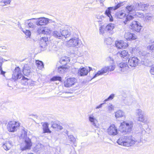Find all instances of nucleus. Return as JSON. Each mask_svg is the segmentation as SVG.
<instances>
[{
    "instance_id": "473e14b6",
    "label": "nucleus",
    "mask_w": 154,
    "mask_h": 154,
    "mask_svg": "<svg viewBox=\"0 0 154 154\" xmlns=\"http://www.w3.org/2000/svg\"><path fill=\"white\" fill-rule=\"evenodd\" d=\"M35 63L38 69L41 70L44 68L43 63L42 61L39 60H36Z\"/></svg>"
},
{
    "instance_id": "20e7f679",
    "label": "nucleus",
    "mask_w": 154,
    "mask_h": 154,
    "mask_svg": "<svg viewBox=\"0 0 154 154\" xmlns=\"http://www.w3.org/2000/svg\"><path fill=\"white\" fill-rule=\"evenodd\" d=\"M115 17L116 18L119 19H122L124 18L125 19L123 21V22L125 24L128 23L129 21L134 18L133 16L131 15H126L124 11L122 10L117 11L115 14Z\"/></svg>"
},
{
    "instance_id": "2eb2a0df",
    "label": "nucleus",
    "mask_w": 154,
    "mask_h": 154,
    "mask_svg": "<svg viewBox=\"0 0 154 154\" xmlns=\"http://www.w3.org/2000/svg\"><path fill=\"white\" fill-rule=\"evenodd\" d=\"M137 10H141L143 11L147 10L150 8V5L148 4H144L140 2V3H136Z\"/></svg>"
},
{
    "instance_id": "bb28decb",
    "label": "nucleus",
    "mask_w": 154,
    "mask_h": 154,
    "mask_svg": "<svg viewBox=\"0 0 154 154\" xmlns=\"http://www.w3.org/2000/svg\"><path fill=\"white\" fill-rule=\"evenodd\" d=\"M43 133H51V131L49 130L48 128V125L47 123H44L42 125Z\"/></svg>"
},
{
    "instance_id": "4d7b16f0",
    "label": "nucleus",
    "mask_w": 154,
    "mask_h": 154,
    "mask_svg": "<svg viewBox=\"0 0 154 154\" xmlns=\"http://www.w3.org/2000/svg\"><path fill=\"white\" fill-rule=\"evenodd\" d=\"M57 49L58 48H56V45H54L52 47L51 51H56Z\"/></svg>"
},
{
    "instance_id": "423d86ee",
    "label": "nucleus",
    "mask_w": 154,
    "mask_h": 154,
    "mask_svg": "<svg viewBox=\"0 0 154 154\" xmlns=\"http://www.w3.org/2000/svg\"><path fill=\"white\" fill-rule=\"evenodd\" d=\"M67 45L70 47L77 48H82L84 46L81 40L76 37H73L70 39L67 42Z\"/></svg>"
},
{
    "instance_id": "b1692460",
    "label": "nucleus",
    "mask_w": 154,
    "mask_h": 154,
    "mask_svg": "<svg viewBox=\"0 0 154 154\" xmlns=\"http://www.w3.org/2000/svg\"><path fill=\"white\" fill-rule=\"evenodd\" d=\"M89 120L94 126L96 128L97 127V120L96 118L94 116L93 114H91L89 116Z\"/></svg>"
},
{
    "instance_id": "e433bc0d",
    "label": "nucleus",
    "mask_w": 154,
    "mask_h": 154,
    "mask_svg": "<svg viewBox=\"0 0 154 154\" xmlns=\"http://www.w3.org/2000/svg\"><path fill=\"white\" fill-rule=\"evenodd\" d=\"M68 139L70 142L74 143H75L76 141L75 138L72 135H70L68 136Z\"/></svg>"
},
{
    "instance_id": "c756f323",
    "label": "nucleus",
    "mask_w": 154,
    "mask_h": 154,
    "mask_svg": "<svg viewBox=\"0 0 154 154\" xmlns=\"http://www.w3.org/2000/svg\"><path fill=\"white\" fill-rule=\"evenodd\" d=\"M32 19H31L29 20H27L25 23L26 24H27V27L28 28L31 29H34L35 27V25L34 24V22L32 21H29V20H31Z\"/></svg>"
},
{
    "instance_id": "bf43d9fd",
    "label": "nucleus",
    "mask_w": 154,
    "mask_h": 154,
    "mask_svg": "<svg viewBox=\"0 0 154 154\" xmlns=\"http://www.w3.org/2000/svg\"><path fill=\"white\" fill-rule=\"evenodd\" d=\"M108 60H109L112 61V63H113L114 62V60L113 58L111 57H109L108 58Z\"/></svg>"
},
{
    "instance_id": "c85d7f7f",
    "label": "nucleus",
    "mask_w": 154,
    "mask_h": 154,
    "mask_svg": "<svg viewBox=\"0 0 154 154\" xmlns=\"http://www.w3.org/2000/svg\"><path fill=\"white\" fill-rule=\"evenodd\" d=\"M70 61L69 58L67 57H62L60 60V62L64 65L65 64L69 62Z\"/></svg>"
},
{
    "instance_id": "052dcab7",
    "label": "nucleus",
    "mask_w": 154,
    "mask_h": 154,
    "mask_svg": "<svg viewBox=\"0 0 154 154\" xmlns=\"http://www.w3.org/2000/svg\"><path fill=\"white\" fill-rule=\"evenodd\" d=\"M104 103H104H104H101V104H100V105H99V106H97L96 107V109H99V108L102 107V106L103 105V104Z\"/></svg>"
},
{
    "instance_id": "3c124183",
    "label": "nucleus",
    "mask_w": 154,
    "mask_h": 154,
    "mask_svg": "<svg viewBox=\"0 0 154 154\" xmlns=\"http://www.w3.org/2000/svg\"><path fill=\"white\" fill-rule=\"evenodd\" d=\"M108 109L110 112L113 110L114 109V107L113 106L112 104H110L108 106Z\"/></svg>"
},
{
    "instance_id": "0e129e2a",
    "label": "nucleus",
    "mask_w": 154,
    "mask_h": 154,
    "mask_svg": "<svg viewBox=\"0 0 154 154\" xmlns=\"http://www.w3.org/2000/svg\"><path fill=\"white\" fill-rule=\"evenodd\" d=\"M110 40V38H106V39H105V42L107 44H109L108 43H107V41H109Z\"/></svg>"
},
{
    "instance_id": "49530a36",
    "label": "nucleus",
    "mask_w": 154,
    "mask_h": 154,
    "mask_svg": "<svg viewBox=\"0 0 154 154\" xmlns=\"http://www.w3.org/2000/svg\"><path fill=\"white\" fill-rule=\"evenodd\" d=\"M123 3L122 2L119 3L115 6L114 7H112L113 8V10H115L120 7L122 5Z\"/></svg>"
},
{
    "instance_id": "a18cd8bd",
    "label": "nucleus",
    "mask_w": 154,
    "mask_h": 154,
    "mask_svg": "<svg viewBox=\"0 0 154 154\" xmlns=\"http://www.w3.org/2000/svg\"><path fill=\"white\" fill-rule=\"evenodd\" d=\"M152 17V15L151 14H146L145 15V19H147L148 20H151Z\"/></svg>"
},
{
    "instance_id": "6e6d98bb",
    "label": "nucleus",
    "mask_w": 154,
    "mask_h": 154,
    "mask_svg": "<svg viewBox=\"0 0 154 154\" xmlns=\"http://www.w3.org/2000/svg\"><path fill=\"white\" fill-rule=\"evenodd\" d=\"M150 72L152 75H154V66L151 67L150 70Z\"/></svg>"
},
{
    "instance_id": "6ab92c4d",
    "label": "nucleus",
    "mask_w": 154,
    "mask_h": 154,
    "mask_svg": "<svg viewBox=\"0 0 154 154\" xmlns=\"http://www.w3.org/2000/svg\"><path fill=\"white\" fill-rule=\"evenodd\" d=\"M125 38L127 40L131 41L134 40L137 38V36L134 34L127 32L125 35Z\"/></svg>"
},
{
    "instance_id": "58836bf2",
    "label": "nucleus",
    "mask_w": 154,
    "mask_h": 154,
    "mask_svg": "<svg viewBox=\"0 0 154 154\" xmlns=\"http://www.w3.org/2000/svg\"><path fill=\"white\" fill-rule=\"evenodd\" d=\"M44 27L43 26H40L38 29L37 30V32L39 34H44Z\"/></svg>"
},
{
    "instance_id": "8fccbe9b",
    "label": "nucleus",
    "mask_w": 154,
    "mask_h": 154,
    "mask_svg": "<svg viewBox=\"0 0 154 154\" xmlns=\"http://www.w3.org/2000/svg\"><path fill=\"white\" fill-rule=\"evenodd\" d=\"M77 55V56L78 57H82L84 55V53L83 52H81L79 51H78L76 53H75Z\"/></svg>"
},
{
    "instance_id": "09e8293b",
    "label": "nucleus",
    "mask_w": 154,
    "mask_h": 154,
    "mask_svg": "<svg viewBox=\"0 0 154 154\" xmlns=\"http://www.w3.org/2000/svg\"><path fill=\"white\" fill-rule=\"evenodd\" d=\"M100 27L99 28V31L100 33V34H103L104 33V30H103V24L102 25H100Z\"/></svg>"
},
{
    "instance_id": "f3484780",
    "label": "nucleus",
    "mask_w": 154,
    "mask_h": 154,
    "mask_svg": "<svg viewBox=\"0 0 154 154\" xmlns=\"http://www.w3.org/2000/svg\"><path fill=\"white\" fill-rule=\"evenodd\" d=\"M76 79L74 78H68L64 82V85L66 87H70L74 85Z\"/></svg>"
},
{
    "instance_id": "393cba45",
    "label": "nucleus",
    "mask_w": 154,
    "mask_h": 154,
    "mask_svg": "<svg viewBox=\"0 0 154 154\" xmlns=\"http://www.w3.org/2000/svg\"><path fill=\"white\" fill-rule=\"evenodd\" d=\"M23 70L24 75L26 76L29 75L31 72L30 68L27 64L24 66Z\"/></svg>"
},
{
    "instance_id": "6e6552de",
    "label": "nucleus",
    "mask_w": 154,
    "mask_h": 154,
    "mask_svg": "<svg viewBox=\"0 0 154 154\" xmlns=\"http://www.w3.org/2000/svg\"><path fill=\"white\" fill-rule=\"evenodd\" d=\"M115 68V66L112 65L109 66L105 67L102 68L100 70H99L92 78L91 80L100 75H101L108 71H111L113 70Z\"/></svg>"
},
{
    "instance_id": "ddd939ff",
    "label": "nucleus",
    "mask_w": 154,
    "mask_h": 154,
    "mask_svg": "<svg viewBox=\"0 0 154 154\" xmlns=\"http://www.w3.org/2000/svg\"><path fill=\"white\" fill-rule=\"evenodd\" d=\"M118 132L117 128L113 124H111L107 130L108 134L111 136L116 135L118 134Z\"/></svg>"
},
{
    "instance_id": "aec40b11",
    "label": "nucleus",
    "mask_w": 154,
    "mask_h": 154,
    "mask_svg": "<svg viewBox=\"0 0 154 154\" xmlns=\"http://www.w3.org/2000/svg\"><path fill=\"white\" fill-rule=\"evenodd\" d=\"M119 70L121 72H125L127 71L128 69V66L126 63H121L119 65Z\"/></svg>"
},
{
    "instance_id": "1a4fd4ad",
    "label": "nucleus",
    "mask_w": 154,
    "mask_h": 154,
    "mask_svg": "<svg viewBox=\"0 0 154 154\" xmlns=\"http://www.w3.org/2000/svg\"><path fill=\"white\" fill-rule=\"evenodd\" d=\"M20 126L19 123L14 121L9 122L7 125L8 130L11 132H15L17 131Z\"/></svg>"
},
{
    "instance_id": "de8ad7c7",
    "label": "nucleus",
    "mask_w": 154,
    "mask_h": 154,
    "mask_svg": "<svg viewBox=\"0 0 154 154\" xmlns=\"http://www.w3.org/2000/svg\"><path fill=\"white\" fill-rule=\"evenodd\" d=\"M24 33H25V34L26 35H27V37H29L31 35V32L28 30H26L25 31H23Z\"/></svg>"
},
{
    "instance_id": "37998d69",
    "label": "nucleus",
    "mask_w": 154,
    "mask_h": 154,
    "mask_svg": "<svg viewBox=\"0 0 154 154\" xmlns=\"http://www.w3.org/2000/svg\"><path fill=\"white\" fill-rule=\"evenodd\" d=\"M11 0H2L1 2V5L4 6L9 4Z\"/></svg>"
},
{
    "instance_id": "39448f33",
    "label": "nucleus",
    "mask_w": 154,
    "mask_h": 154,
    "mask_svg": "<svg viewBox=\"0 0 154 154\" xmlns=\"http://www.w3.org/2000/svg\"><path fill=\"white\" fill-rule=\"evenodd\" d=\"M23 77L22 79L27 82L29 79H28L24 77L22 74V72L19 67H15V69L13 71V73L12 75V79L14 81H17L18 79H20Z\"/></svg>"
},
{
    "instance_id": "603ef678",
    "label": "nucleus",
    "mask_w": 154,
    "mask_h": 154,
    "mask_svg": "<svg viewBox=\"0 0 154 154\" xmlns=\"http://www.w3.org/2000/svg\"><path fill=\"white\" fill-rule=\"evenodd\" d=\"M6 143L7 144H8V145L10 146L11 147L13 145V143L12 141L9 140L7 142H6Z\"/></svg>"
},
{
    "instance_id": "2f4dec72",
    "label": "nucleus",
    "mask_w": 154,
    "mask_h": 154,
    "mask_svg": "<svg viewBox=\"0 0 154 154\" xmlns=\"http://www.w3.org/2000/svg\"><path fill=\"white\" fill-rule=\"evenodd\" d=\"M67 70V69L64 66H59L57 69V71L59 73H62L64 72H66Z\"/></svg>"
},
{
    "instance_id": "72a5a7b5",
    "label": "nucleus",
    "mask_w": 154,
    "mask_h": 154,
    "mask_svg": "<svg viewBox=\"0 0 154 154\" xmlns=\"http://www.w3.org/2000/svg\"><path fill=\"white\" fill-rule=\"evenodd\" d=\"M137 6H136V3L133 5H131L130 6H128L126 7V9L129 12H131L133 11H137L136 9Z\"/></svg>"
},
{
    "instance_id": "dca6fc26",
    "label": "nucleus",
    "mask_w": 154,
    "mask_h": 154,
    "mask_svg": "<svg viewBox=\"0 0 154 154\" xmlns=\"http://www.w3.org/2000/svg\"><path fill=\"white\" fill-rule=\"evenodd\" d=\"M115 45L118 49L125 48L128 46V43L123 41H119L116 42Z\"/></svg>"
},
{
    "instance_id": "c9c22d12",
    "label": "nucleus",
    "mask_w": 154,
    "mask_h": 154,
    "mask_svg": "<svg viewBox=\"0 0 154 154\" xmlns=\"http://www.w3.org/2000/svg\"><path fill=\"white\" fill-rule=\"evenodd\" d=\"M133 100V98L128 97L127 99L124 100V103L127 105H130L131 104Z\"/></svg>"
},
{
    "instance_id": "9d476101",
    "label": "nucleus",
    "mask_w": 154,
    "mask_h": 154,
    "mask_svg": "<svg viewBox=\"0 0 154 154\" xmlns=\"http://www.w3.org/2000/svg\"><path fill=\"white\" fill-rule=\"evenodd\" d=\"M144 114V112L141 109H138L136 110V114L137 116V121L145 124H148L149 121L145 119Z\"/></svg>"
},
{
    "instance_id": "f704fd0d",
    "label": "nucleus",
    "mask_w": 154,
    "mask_h": 154,
    "mask_svg": "<svg viewBox=\"0 0 154 154\" xmlns=\"http://www.w3.org/2000/svg\"><path fill=\"white\" fill-rule=\"evenodd\" d=\"M114 24L113 23H110L107 25L105 28V30L108 31H111L114 28Z\"/></svg>"
},
{
    "instance_id": "7c9ffc66",
    "label": "nucleus",
    "mask_w": 154,
    "mask_h": 154,
    "mask_svg": "<svg viewBox=\"0 0 154 154\" xmlns=\"http://www.w3.org/2000/svg\"><path fill=\"white\" fill-rule=\"evenodd\" d=\"M43 147V145L42 144L40 143H38L34 147V151L35 152H38L41 150Z\"/></svg>"
},
{
    "instance_id": "7ed1b4c3",
    "label": "nucleus",
    "mask_w": 154,
    "mask_h": 154,
    "mask_svg": "<svg viewBox=\"0 0 154 154\" xmlns=\"http://www.w3.org/2000/svg\"><path fill=\"white\" fill-rule=\"evenodd\" d=\"M133 123L131 121H125L121 123L119 131L124 134L130 132L132 129Z\"/></svg>"
},
{
    "instance_id": "338daca9",
    "label": "nucleus",
    "mask_w": 154,
    "mask_h": 154,
    "mask_svg": "<svg viewBox=\"0 0 154 154\" xmlns=\"http://www.w3.org/2000/svg\"><path fill=\"white\" fill-rule=\"evenodd\" d=\"M141 129L142 130V133H144L145 132V130L143 128H141Z\"/></svg>"
},
{
    "instance_id": "864d4df0",
    "label": "nucleus",
    "mask_w": 154,
    "mask_h": 154,
    "mask_svg": "<svg viewBox=\"0 0 154 154\" xmlns=\"http://www.w3.org/2000/svg\"><path fill=\"white\" fill-rule=\"evenodd\" d=\"M58 125L57 124L53 123V124H52L51 127L55 129L56 130H57V129L58 127Z\"/></svg>"
},
{
    "instance_id": "ea45409f",
    "label": "nucleus",
    "mask_w": 154,
    "mask_h": 154,
    "mask_svg": "<svg viewBox=\"0 0 154 154\" xmlns=\"http://www.w3.org/2000/svg\"><path fill=\"white\" fill-rule=\"evenodd\" d=\"M115 96V94H112L106 99H105L103 102L105 103L106 102L112 100Z\"/></svg>"
},
{
    "instance_id": "69168bd1",
    "label": "nucleus",
    "mask_w": 154,
    "mask_h": 154,
    "mask_svg": "<svg viewBox=\"0 0 154 154\" xmlns=\"http://www.w3.org/2000/svg\"><path fill=\"white\" fill-rule=\"evenodd\" d=\"M1 73L2 75H4L5 72L2 70V69L1 70Z\"/></svg>"
},
{
    "instance_id": "0eeeda50",
    "label": "nucleus",
    "mask_w": 154,
    "mask_h": 154,
    "mask_svg": "<svg viewBox=\"0 0 154 154\" xmlns=\"http://www.w3.org/2000/svg\"><path fill=\"white\" fill-rule=\"evenodd\" d=\"M32 19L35 20H36L35 22L37 26H43L47 24L48 23H52L53 25L54 26L56 25V23L52 20L48 18L44 17H40L38 18H33Z\"/></svg>"
},
{
    "instance_id": "4c0bfd02",
    "label": "nucleus",
    "mask_w": 154,
    "mask_h": 154,
    "mask_svg": "<svg viewBox=\"0 0 154 154\" xmlns=\"http://www.w3.org/2000/svg\"><path fill=\"white\" fill-rule=\"evenodd\" d=\"M27 136V130L23 129L21 131V138H25Z\"/></svg>"
},
{
    "instance_id": "9b49d317",
    "label": "nucleus",
    "mask_w": 154,
    "mask_h": 154,
    "mask_svg": "<svg viewBox=\"0 0 154 154\" xmlns=\"http://www.w3.org/2000/svg\"><path fill=\"white\" fill-rule=\"evenodd\" d=\"M89 70L84 67H81L78 71V74L79 76H83L86 75L89 72L95 69L90 67H88Z\"/></svg>"
},
{
    "instance_id": "cd10ccee",
    "label": "nucleus",
    "mask_w": 154,
    "mask_h": 154,
    "mask_svg": "<svg viewBox=\"0 0 154 154\" xmlns=\"http://www.w3.org/2000/svg\"><path fill=\"white\" fill-rule=\"evenodd\" d=\"M125 113L122 110H119L115 113V116L116 119L125 116Z\"/></svg>"
},
{
    "instance_id": "79ce46f5",
    "label": "nucleus",
    "mask_w": 154,
    "mask_h": 154,
    "mask_svg": "<svg viewBox=\"0 0 154 154\" xmlns=\"http://www.w3.org/2000/svg\"><path fill=\"white\" fill-rule=\"evenodd\" d=\"M61 80V78L59 76H54L51 79V80L52 81H60Z\"/></svg>"
},
{
    "instance_id": "e2e57ef3",
    "label": "nucleus",
    "mask_w": 154,
    "mask_h": 154,
    "mask_svg": "<svg viewBox=\"0 0 154 154\" xmlns=\"http://www.w3.org/2000/svg\"><path fill=\"white\" fill-rule=\"evenodd\" d=\"M62 126L58 125L57 130H61L62 129Z\"/></svg>"
},
{
    "instance_id": "a211bd4d",
    "label": "nucleus",
    "mask_w": 154,
    "mask_h": 154,
    "mask_svg": "<svg viewBox=\"0 0 154 154\" xmlns=\"http://www.w3.org/2000/svg\"><path fill=\"white\" fill-rule=\"evenodd\" d=\"M25 145L24 146H21L20 147L22 151H24L26 149H30L32 145V143L31 140L29 138H26L25 140Z\"/></svg>"
},
{
    "instance_id": "412c9836",
    "label": "nucleus",
    "mask_w": 154,
    "mask_h": 154,
    "mask_svg": "<svg viewBox=\"0 0 154 154\" xmlns=\"http://www.w3.org/2000/svg\"><path fill=\"white\" fill-rule=\"evenodd\" d=\"M113 8L112 7L108 8L105 12V15L109 18L110 21H113V18L111 14V11L112 10H113Z\"/></svg>"
},
{
    "instance_id": "c03bdc74",
    "label": "nucleus",
    "mask_w": 154,
    "mask_h": 154,
    "mask_svg": "<svg viewBox=\"0 0 154 154\" xmlns=\"http://www.w3.org/2000/svg\"><path fill=\"white\" fill-rule=\"evenodd\" d=\"M3 147L6 150H9L11 148L10 146L8 145L6 142L3 144Z\"/></svg>"
},
{
    "instance_id": "4468645a",
    "label": "nucleus",
    "mask_w": 154,
    "mask_h": 154,
    "mask_svg": "<svg viewBox=\"0 0 154 154\" xmlns=\"http://www.w3.org/2000/svg\"><path fill=\"white\" fill-rule=\"evenodd\" d=\"M139 60L135 57H130L128 60V64L131 66L134 67L138 65Z\"/></svg>"
},
{
    "instance_id": "f03ea898",
    "label": "nucleus",
    "mask_w": 154,
    "mask_h": 154,
    "mask_svg": "<svg viewBox=\"0 0 154 154\" xmlns=\"http://www.w3.org/2000/svg\"><path fill=\"white\" fill-rule=\"evenodd\" d=\"M137 141V140L132 137L123 136L119 138L117 143L120 145L129 146L134 144Z\"/></svg>"
},
{
    "instance_id": "13d9d810",
    "label": "nucleus",
    "mask_w": 154,
    "mask_h": 154,
    "mask_svg": "<svg viewBox=\"0 0 154 154\" xmlns=\"http://www.w3.org/2000/svg\"><path fill=\"white\" fill-rule=\"evenodd\" d=\"M136 48H132V52H131L132 54L134 53V54H135V51H136Z\"/></svg>"
},
{
    "instance_id": "a19ab883",
    "label": "nucleus",
    "mask_w": 154,
    "mask_h": 154,
    "mask_svg": "<svg viewBox=\"0 0 154 154\" xmlns=\"http://www.w3.org/2000/svg\"><path fill=\"white\" fill-rule=\"evenodd\" d=\"M51 32V30L50 28L48 27H44V34H50Z\"/></svg>"
},
{
    "instance_id": "f8f14e48",
    "label": "nucleus",
    "mask_w": 154,
    "mask_h": 154,
    "mask_svg": "<svg viewBox=\"0 0 154 154\" xmlns=\"http://www.w3.org/2000/svg\"><path fill=\"white\" fill-rule=\"evenodd\" d=\"M142 26L140 23L136 20L132 21L130 25V28L133 31L139 32L141 29Z\"/></svg>"
},
{
    "instance_id": "5701e85b",
    "label": "nucleus",
    "mask_w": 154,
    "mask_h": 154,
    "mask_svg": "<svg viewBox=\"0 0 154 154\" xmlns=\"http://www.w3.org/2000/svg\"><path fill=\"white\" fill-rule=\"evenodd\" d=\"M118 56L123 58H127L129 57V54L128 52L125 50H123L121 52H118L117 53Z\"/></svg>"
},
{
    "instance_id": "a878e982",
    "label": "nucleus",
    "mask_w": 154,
    "mask_h": 154,
    "mask_svg": "<svg viewBox=\"0 0 154 154\" xmlns=\"http://www.w3.org/2000/svg\"><path fill=\"white\" fill-rule=\"evenodd\" d=\"M48 38L47 37H44L41 38L40 43V46L42 48H45L47 45Z\"/></svg>"
},
{
    "instance_id": "774afa93",
    "label": "nucleus",
    "mask_w": 154,
    "mask_h": 154,
    "mask_svg": "<svg viewBox=\"0 0 154 154\" xmlns=\"http://www.w3.org/2000/svg\"><path fill=\"white\" fill-rule=\"evenodd\" d=\"M152 65V63H151V64L150 65H148V66H151V65Z\"/></svg>"
},
{
    "instance_id": "5fc2aeb1",
    "label": "nucleus",
    "mask_w": 154,
    "mask_h": 154,
    "mask_svg": "<svg viewBox=\"0 0 154 154\" xmlns=\"http://www.w3.org/2000/svg\"><path fill=\"white\" fill-rule=\"evenodd\" d=\"M136 15L140 17H141L143 16V14L141 12H137L136 14Z\"/></svg>"
},
{
    "instance_id": "4be33fe9",
    "label": "nucleus",
    "mask_w": 154,
    "mask_h": 154,
    "mask_svg": "<svg viewBox=\"0 0 154 154\" xmlns=\"http://www.w3.org/2000/svg\"><path fill=\"white\" fill-rule=\"evenodd\" d=\"M96 17L98 20L97 21L99 22V25H103L105 23L107 19L106 17L102 15H96Z\"/></svg>"
},
{
    "instance_id": "f257e3e1",
    "label": "nucleus",
    "mask_w": 154,
    "mask_h": 154,
    "mask_svg": "<svg viewBox=\"0 0 154 154\" xmlns=\"http://www.w3.org/2000/svg\"><path fill=\"white\" fill-rule=\"evenodd\" d=\"M71 28L69 26H59L53 32V36L57 38L65 40L71 34Z\"/></svg>"
},
{
    "instance_id": "680f3d73",
    "label": "nucleus",
    "mask_w": 154,
    "mask_h": 154,
    "mask_svg": "<svg viewBox=\"0 0 154 154\" xmlns=\"http://www.w3.org/2000/svg\"><path fill=\"white\" fill-rule=\"evenodd\" d=\"M150 48L152 51L154 52V45H151L150 46Z\"/></svg>"
}]
</instances>
